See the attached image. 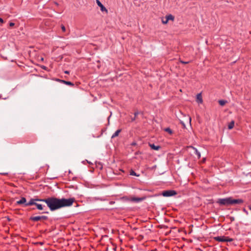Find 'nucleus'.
<instances>
[{
  "label": "nucleus",
  "mask_w": 251,
  "mask_h": 251,
  "mask_svg": "<svg viewBox=\"0 0 251 251\" xmlns=\"http://www.w3.org/2000/svg\"><path fill=\"white\" fill-rule=\"evenodd\" d=\"M121 129H118L111 136L112 138H114L117 136H118L119 134V133L121 132Z\"/></svg>",
  "instance_id": "ddd939ff"
},
{
  "label": "nucleus",
  "mask_w": 251,
  "mask_h": 251,
  "mask_svg": "<svg viewBox=\"0 0 251 251\" xmlns=\"http://www.w3.org/2000/svg\"><path fill=\"white\" fill-rule=\"evenodd\" d=\"M145 199V198H132L131 201L136 202H139Z\"/></svg>",
  "instance_id": "6e6552de"
},
{
  "label": "nucleus",
  "mask_w": 251,
  "mask_h": 251,
  "mask_svg": "<svg viewBox=\"0 0 251 251\" xmlns=\"http://www.w3.org/2000/svg\"><path fill=\"white\" fill-rule=\"evenodd\" d=\"M58 81L61 82L63 83L64 84H65L66 85H70L71 86H73L74 85V84L70 81H65L64 80H60V79H58Z\"/></svg>",
  "instance_id": "9d476101"
},
{
  "label": "nucleus",
  "mask_w": 251,
  "mask_h": 251,
  "mask_svg": "<svg viewBox=\"0 0 251 251\" xmlns=\"http://www.w3.org/2000/svg\"><path fill=\"white\" fill-rule=\"evenodd\" d=\"M41 199H31L30 201L25 204V206L35 205L36 201H40Z\"/></svg>",
  "instance_id": "0eeeda50"
},
{
  "label": "nucleus",
  "mask_w": 251,
  "mask_h": 251,
  "mask_svg": "<svg viewBox=\"0 0 251 251\" xmlns=\"http://www.w3.org/2000/svg\"><path fill=\"white\" fill-rule=\"evenodd\" d=\"M61 29H62V31H65L66 30L65 27L63 25L61 26Z\"/></svg>",
  "instance_id": "4be33fe9"
},
{
  "label": "nucleus",
  "mask_w": 251,
  "mask_h": 251,
  "mask_svg": "<svg viewBox=\"0 0 251 251\" xmlns=\"http://www.w3.org/2000/svg\"><path fill=\"white\" fill-rule=\"evenodd\" d=\"M26 199L24 197H23L20 201H18L16 202L17 204H22L26 203Z\"/></svg>",
  "instance_id": "1a4fd4ad"
},
{
  "label": "nucleus",
  "mask_w": 251,
  "mask_h": 251,
  "mask_svg": "<svg viewBox=\"0 0 251 251\" xmlns=\"http://www.w3.org/2000/svg\"><path fill=\"white\" fill-rule=\"evenodd\" d=\"M96 2L99 6L100 8V10L102 12H106L107 13V10L105 8V7L102 5V4L100 2L99 0H96Z\"/></svg>",
  "instance_id": "423d86ee"
},
{
  "label": "nucleus",
  "mask_w": 251,
  "mask_h": 251,
  "mask_svg": "<svg viewBox=\"0 0 251 251\" xmlns=\"http://www.w3.org/2000/svg\"><path fill=\"white\" fill-rule=\"evenodd\" d=\"M162 22L163 24H166L168 23V20L165 17V18L162 19Z\"/></svg>",
  "instance_id": "6ab92c4d"
},
{
  "label": "nucleus",
  "mask_w": 251,
  "mask_h": 251,
  "mask_svg": "<svg viewBox=\"0 0 251 251\" xmlns=\"http://www.w3.org/2000/svg\"><path fill=\"white\" fill-rule=\"evenodd\" d=\"M197 101L199 103H201L202 102V99L201 94H198L197 95Z\"/></svg>",
  "instance_id": "9b49d317"
},
{
  "label": "nucleus",
  "mask_w": 251,
  "mask_h": 251,
  "mask_svg": "<svg viewBox=\"0 0 251 251\" xmlns=\"http://www.w3.org/2000/svg\"><path fill=\"white\" fill-rule=\"evenodd\" d=\"M193 148L195 150V153L198 156V157L199 158H200V157H201V153H200V152L196 148Z\"/></svg>",
  "instance_id": "f3484780"
},
{
  "label": "nucleus",
  "mask_w": 251,
  "mask_h": 251,
  "mask_svg": "<svg viewBox=\"0 0 251 251\" xmlns=\"http://www.w3.org/2000/svg\"><path fill=\"white\" fill-rule=\"evenodd\" d=\"M150 146L151 148V149H153V150H156V151L158 150L160 148V146H155L154 144H150Z\"/></svg>",
  "instance_id": "f8f14e48"
},
{
  "label": "nucleus",
  "mask_w": 251,
  "mask_h": 251,
  "mask_svg": "<svg viewBox=\"0 0 251 251\" xmlns=\"http://www.w3.org/2000/svg\"><path fill=\"white\" fill-rule=\"evenodd\" d=\"M226 101L224 100H219V103L221 106H224L226 103Z\"/></svg>",
  "instance_id": "a211bd4d"
},
{
  "label": "nucleus",
  "mask_w": 251,
  "mask_h": 251,
  "mask_svg": "<svg viewBox=\"0 0 251 251\" xmlns=\"http://www.w3.org/2000/svg\"><path fill=\"white\" fill-rule=\"evenodd\" d=\"M45 202L51 211H54L63 207L72 205L75 201L74 198L59 199L54 197L40 200Z\"/></svg>",
  "instance_id": "f257e3e1"
},
{
  "label": "nucleus",
  "mask_w": 251,
  "mask_h": 251,
  "mask_svg": "<svg viewBox=\"0 0 251 251\" xmlns=\"http://www.w3.org/2000/svg\"><path fill=\"white\" fill-rule=\"evenodd\" d=\"M14 25H15V24H14V23H10V24H9V25H10V26H14Z\"/></svg>",
  "instance_id": "b1692460"
},
{
  "label": "nucleus",
  "mask_w": 251,
  "mask_h": 251,
  "mask_svg": "<svg viewBox=\"0 0 251 251\" xmlns=\"http://www.w3.org/2000/svg\"><path fill=\"white\" fill-rule=\"evenodd\" d=\"M130 175H132V176H138V175H137L136 173H135L132 170H131L130 172Z\"/></svg>",
  "instance_id": "412c9836"
},
{
  "label": "nucleus",
  "mask_w": 251,
  "mask_h": 251,
  "mask_svg": "<svg viewBox=\"0 0 251 251\" xmlns=\"http://www.w3.org/2000/svg\"><path fill=\"white\" fill-rule=\"evenodd\" d=\"M243 202L241 199H233L231 197L218 200V202L221 205H229L234 204H240Z\"/></svg>",
  "instance_id": "f03ea898"
},
{
  "label": "nucleus",
  "mask_w": 251,
  "mask_h": 251,
  "mask_svg": "<svg viewBox=\"0 0 251 251\" xmlns=\"http://www.w3.org/2000/svg\"><path fill=\"white\" fill-rule=\"evenodd\" d=\"M181 123L183 125V127H185V125L184 123L183 122H182V121L181 122Z\"/></svg>",
  "instance_id": "a878e982"
},
{
  "label": "nucleus",
  "mask_w": 251,
  "mask_h": 251,
  "mask_svg": "<svg viewBox=\"0 0 251 251\" xmlns=\"http://www.w3.org/2000/svg\"><path fill=\"white\" fill-rule=\"evenodd\" d=\"M250 210L251 211V204L249 206Z\"/></svg>",
  "instance_id": "c756f323"
},
{
  "label": "nucleus",
  "mask_w": 251,
  "mask_h": 251,
  "mask_svg": "<svg viewBox=\"0 0 251 251\" xmlns=\"http://www.w3.org/2000/svg\"><path fill=\"white\" fill-rule=\"evenodd\" d=\"M162 194L164 197H168L176 195V192L174 190H167L163 191Z\"/></svg>",
  "instance_id": "7ed1b4c3"
},
{
  "label": "nucleus",
  "mask_w": 251,
  "mask_h": 251,
  "mask_svg": "<svg viewBox=\"0 0 251 251\" xmlns=\"http://www.w3.org/2000/svg\"><path fill=\"white\" fill-rule=\"evenodd\" d=\"M189 121L190 125H191V117H189Z\"/></svg>",
  "instance_id": "bb28decb"
},
{
  "label": "nucleus",
  "mask_w": 251,
  "mask_h": 251,
  "mask_svg": "<svg viewBox=\"0 0 251 251\" xmlns=\"http://www.w3.org/2000/svg\"><path fill=\"white\" fill-rule=\"evenodd\" d=\"M165 131L168 132L170 134H171L172 133V130L170 128H165Z\"/></svg>",
  "instance_id": "aec40b11"
},
{
  "label": "nucleus",
  "mask_w": 251,
  "mask_h": 251,
  "mask_svg": "<svg viewBox=\"0 0 251 251\" xmlns=\"http://www.w3.org/2000/svg\"><path fill=\"white\" fill-rule=\"evenodd\" d=\"M181 62L182 63H183V64H187V63H188V62L181 61Z\"/></svg>",
  "instance_id": "cd10ccee"
},
{
  "label": "nucleus",
  "mask_w": 251,
  "mask_h": 251,
  "mask_svg": "<svg viewBox=\"0 0 251 251\" xmlns=\"http://www.w3.org/2000/svg\"><path fill=\"white\" fill-rule=\"evenodd\" d=\"M138 114V112H135V113H134L135 117H134V119H133L132 120V121H134V120H135V118L136 116Z\"/></svg>",
  "instance_id": "5701e85b"
},
{
  "label": "nucleus",
  "mask_w": 251,
  "mask_h": 251,
  "mask_svg": "<svg viewBox=\"0 0 251 251\" xmlns=\"http://www.w3.org/2000/svg\"><path fill=\"white\" fill-rule=\"evenodd\" d=\"M215 239L217 240V241H221V242H224V241H232V239H226V237H220V236H218V237H216L215 238Z\"/></svg>",
  "instance_id": "39448f33"
},
{
  "label": "nucleus",
  "mask_w": 251,
  "mask_h": 251,
  "mask_svg": "<svg viewBox=\"0 0 251 251\" xmlns=\"http://www.w3.org/2000/svg\"><path fill=\"white\" fill-rule=\"evenodd\" d=\"M234 126V122L233 121H232L228 125V128L229 129H231L233 128V126Z\"/></svg>",
  "instance_id": "4468645a"
},
{
  "label": "nucleus",
  "mask_w": 251,
  "mask_h": 251,
  "mask_svg": "<svg viewBox=\"0 0 251 251\" xmlns=\"http://www.w3.org/2000/svg\"><path fill=\"white\" fill-rule=\"evenodd\" d=\"M64 73H65V74H69V71H65V72H64Z\"/></svg>",
  "instance_id": "c85d7f7f"
},
{
  "label": "nucleus",
  "mask_w": 251,
  "mask_h": 251,
  "mask_svg": "<svg viewBox=\"0 0 251 251\" xmlns=\"http://www.w3.org/2000/svg\"><path fill=\"white\" fill-rule=\"evenodd\" d=\"M48 219V217L46 216H35L31 217L30 218V220L33 221H38L41 220H46Z\"/></svg>",
  "instance_id": "20e7f679"
},
{
  "label": "nucleus",
  "mask_w": 251,
  "mask_h": 251,
  "mask_svg": "<svg viewBox=\"0 0 251 251\" xmlns=\"http://www.w3.org/2000/svg\"><path fill=\"white\" fill-rule=\"evenodd\" d=\"M0 23H3V20L2 18H0Z\"/></svg>",
  "instance_id": "393cba45"
},
{
  "label": "nucleus",
  "mask_w": 251,
  "mask_h": 251,
  "mask_svg": "<svg viewBox=\"0 0 251 251\" xmlns=\"http://www.w3.org/2000/svg\"><path fill=\"white\" fill-rule=\"evenodd\" d=\"M132 145H136V143H133L132 144Z\"/></svg>",
  "instance_id": "7c9ffc66"
},
{
  "label": "nucleus",
  "mask_w": 251,
  "mask_h": 251,
  "mask_svg": "<svg viewBox=\"0 0 251 251\" xmlns=\"http://www.w3.org/2000/svg\"><path fill=\"white\" fill-rule=\"evenodd\" d=\"M166 18L168 19V21L169 20L173 21L174 19V17L172 15H169L166 16Z\"/></svg>",
  "instance_id": "dca6fc26"
},
{
  "label": "nucleus",
  "mask_w": 251,
  "mask_h": 251,
  "mask_svg": "<svg viewBox=\"0 0 251 251\" xmlns=\"http://www.w3.org/2000/svg\"><path fill=\"white\" fill-rule=\"evenodd\" d=\"M35 205L36 206L37 209L39 210H43L44 209L43 205L41 204H39L36 202Z\"/></svg>",
  "instance_id": "2eb2a0df"
}]
</instances>
